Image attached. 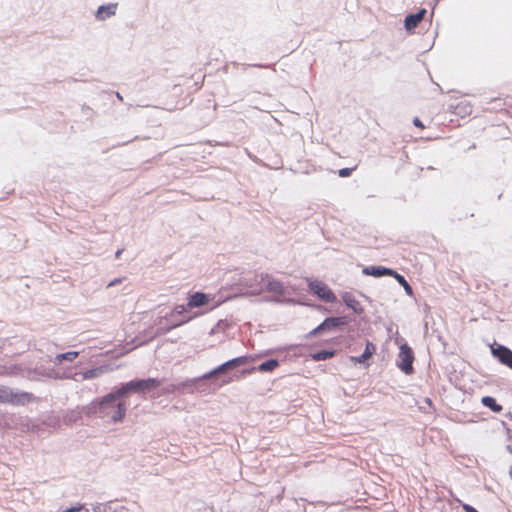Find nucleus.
<instances>
[{
	"label": "nucleus",
	"mask_w": 512,
	"mask_h": 512,
	"mask_svg": "<svg viewBox=\"0 0 512 512\" xmlns=\"http://www.w3.org/2000/svg\"><path fill=\"white\" fill-rule=\"evenodd\" d=\"M117 400L104 402L105 396H103L90 404L89 412L100 418H110L114 423L121 422L126 415L127 407L124 402H117Z\"/></svg>",
	"instance_id": "f257e3e1"
},
{
	"label": "nucleus",
	"mask_w": 512,
	"mask_h": 512,
	"mask_svg": "<svg viewBox=\"0 0 512 512\" xmlns=\"http://www.w3.org/2000/svg\"><path fill=\"white\" fill-rule=\"evenodd\" d=\"M37 401L38 398L32 393L17 391L8 386L0 385V403L24 406Z\"/></svg>",
	"instance_id": "f03ea898"
},
{
	"label": "nucleus",
	"mask_w": 512,
	"mask_h": 512,
	"mask_svg": "<svg viewBox=\"0 0 512 512\" xmlns=\"http://www.w3.org/2000/svg\"><path fill=\"white\" fill-rule=\"evenodd\" d=\"M254 281L256 282L259 288H253L252 285H249L252 288L251 292L253 294H260L262 291L266 290L278 296H283L285 294V287L282 282L271 278L268 274H260L254 277Z\"/></svg>",
	"instance_id": "7ed1b4c3"
},
{
	"label": "nucleus",
	"mask_w": 512,
	"mask_h": 512,
	"mask_svg": "<svg viewBox=\"0 0 512 512\" xmlns=\"http://www.w3.org/2000/svg\"><path fill=\"white\" fill-rule=\"evenodd\" d=\"M77 374H72L70 371H59L54 368H44L38 367L34 370H29L26 374V377L31 381H41L43 378L53 379V380H64V379H72L74 381H79L75 376Z\"/></svg>",
	"instance_id": "20e7f679"
},
{
	"label": "nucleus",
	"mask_w": 512,
	"mask_h": 512,
	"mask_svg": "<svg viewBox=\"0 0 512 512\" xmlns=\"http://www.w3.org/2000/svg\"><path fill=\"white\" fill-rule=\"evenodd\" d=\"M206 378H202V376L188 379L179 384H173V389L178 392H183L187 390L189 393L199 392V393H208L210 392V387L205 383Z\"/></svg>",
	"instance_id": "39448f33"
},
{
	"label": "nucleus",
	"mask_w": 512,
	"mask_h": 512,
	"mask_svg": "<svg viewBox=\"0 0 512 512\" xmlns=\"http://www.w3.org/2000/svg\"><path fill=\"white\" fill-rule=\"evenodd\" d=\"M247 362H248V357H246V356H240V357L233 358V359L228 360L225 363L217 366L216 368L212 369L211 371L203 374L202 378H206L207 380L215 378L221 374H225L228 371L237 368L238 366L244 365Z\"/></svg>",
	"instance_id": "423d86ee"
},
{
	"label": "nucleus",
	"mask_w": 512,
	"mask_h": 512,
	"mask_svg": "<svg viewBox=\"0 0 512 512\" xmlns=\"http://www.w3.org/2000/svg\"><path fill=\"white\" fill-rule=\"evenodd\" d=\"M308 287L311 292L316 294L323 301L327 303H333L336 301L335 294L324 282L319 280L309 281Z\"/></svg>",
	"instance_id": "0eeeda50"
},
{
	"label": "nucleus",
	"mask_w": 512,
	"mask_h": 512,
	"mask_svg": "<svg viewBox=\"0 0 512 512\" xmlns=\"http://www.w3.org/2000/svg\"><path fill=\"white\" fill-rule=\"evenodd\" d=\"M398 367L405 373L411 374L413 371L414 355L412 349L403 344L400 346Z\"/></svg>",
	"instance_id": "6e6552de"
},
{
	"label": "nucleus",
	"mask_w": 512,
	"mask_h": 512,
	"mask_svg": "<svg viewBox=\"0 0 512 512\" xmlns=\"http://www.w3.org/2000/svg\"><path fill=\"white\" fill-rule=\"evenodd\" d=\"M491 354L503 365L512 368V350L500 344L491 346Z\"/></svg>",
	"instance_id": "1a4fd4ad"
},
{
	"label": "nucleus",
	"mask_w": 512,
	"mask_h": 512,
	"mask_svg": "<svg viewBox=\"0 0 512 512\" xmlns=\"http://www.w3.org/2000/svg\"><path fill=\"white\" fill-rule=\"evenodd\" d=\"M129 393H138L135 380L124 383L119 388L105 395L104 402L111 401L113 399H120Z\"/></svg>",
	"instance_id": "9d476101"
},
{
	"label": "nucleus",
	"mask_w": 512,
	"mask_h": 512,
	"mask_svg": "<svg viewBox=\"0 0 512 512\" xmlns=\"http://www.w3.org/2000/svg\"><path fill=\"white\" fill-rule=\"evenodd\" d=\"M118 4L117 3H109L106 5H101L98 7L95 18L98 21H105L108 18L114 16L117 11Z\"/></svg>",
	"instance_id": "9b49d317"
},
{
	"label": "nucleus",
	"mask_w": 512,
	"mask_h": 512,
	"mask_svg": "<svg viewBox=\"0 0 512 512\" xmlns=\"http://www.w3.org/2000/svg\"><path fill=\"white\" fill-rule=\"evenodd\" d=\"M344 324V320L342 317H328L326 318L319 326H317L311 334H318L321 331L325 330H331L335 327H338L340 325Z\"/></svg>",
	"instance_id": "f8f14e48"
},
{
	"label": "nucleus",
	"mask_w": 512,
	"mask_h": 512,
	"mask_svg": "<svg viewBox=\"0 0 512 512\" xmlns=\"http://www.w3.org/2000/svg\"><path fill=\"white\" fill-rule=\"evenodd\" d=\"M426 14V10L422 9L414 14H409L406 16L404 21V26L407 31H412L414 28L418 26V24L422 21Z\"/></svg>",
	"instance_id": "ddd939ff"
},
{
	"label": "nucleus",
	"mask_w": 512,
	"mask_h": 512,
	"mask_svg": "<svg viewBox=\"0 0 512 512\" xmlns=\"http://www.w3.org/2000/svg\"><path fill=\"white\" fill-rule=\"evenodd\" d=\"M362 273L364 275L379 278L382 276H392L394 270L382 266H368L362 270Z\"/></svg>",
	"instance_id": "4468645a"
},
{
	"label": "nucleus",
	"mask_w": 512,
	"mask_h": 512,
	"mask_svg": "<svg viewBox=\"0 0 512 512\" xmlns=\"http://www.w3.org/2000/svg\"><path fill=\"white\" fill-rule=\"evenodd\" d=\"M136 389L138 393L150 391L160 386L161 381L156 378L138 379L135 380Z\"/></svg>",
	"instance_id": "2eb2a0df"
},
{
	"label": "nucleus",
	"mask_w": 512,
	"mask_h": 512,
	"mask_svg": "<svg viewBox=\"0 0 512 512\" xmlns=\"http://www.w3.org/2000/svg\"><path fill=\"white\" fill-rule=\"evenodd\" d=\"M79 356L78 351H68L65 353L57 354L51 361L55 365H59L62 362H73Z\"/></svg>",
	"instance_id": "dca6fc26"
},
{
	"label": "nucleus",
	"mask_w": 512,
	"mask_h": 512,
	"mask_svg": "<svg viewBox=\"0 0 512 512\" xmlns=\"http://www.w3.org/2000/svg\"><path fill=\"white\" fill-rule=\"evenodd\" d=\"M208 302V296L202 292H196L190 296L188 301L189 307H201Z\"/></svg>",
	"instance_id": "f3484780"
},
{
	"label": "nucleus",
	"mask_w": 512,
	"mask_h": 512,
	"mask_svg": "<svg viewBox=\"0 0 512 512\" xmlns=\"http://www.w3.org/2000/svg\"><path fill=\"white\" fill-rule=\"evenodd\" d=\"M103 373H104V368L97 367V368H93V369L84 371L83 373L80 374V376H81V380H89V379H93V378H98ZM76 374L77 375L75 376V378L77 379V376H79V373H76Z\"/></svg>",
	"instance_id": "a211bd4d"
},
{
	"label": "nucleus",
	"mask_w": 512,
	"mask_h": 512,
	"mask_svg": "<svg viewBox=\"0 0 512 512\" xmlns=\"http://www.w3.org/2000/svg\"><path fill=\"white\" fill-rule=\"evenodd\" d=\"M343 301L345 305L351 308L354 312L359 313L362 311L360 303L355 299L353 295L345 293L343 295Z\"/></svg>",
	"instance_id": "6ab92c4d"
},
{
	"label": "nucleus",
	"mask_w": 512,
	"mask_h": 512,
	"mask_svg": "<svg viewBox=\"0 0 512 512\" xmlns=\"http://www.w3.org/2000/svg\"><path fill=\"white\" fill-rule=\"evenodd\" d=\"M375 350V345L371 342H367L364 352L359 357H356L355 361L360 364L365 363L372 356Z\"/></svg>",
	"instance_id": "aec40b11"
},
{
	"label": "nucleus",
	"mask_w": 512,
	"mask_h": 512,
	"mask_svg": "<svg viewBox=\"0 0 512 512\" xmlns=\"http://www.w3.org/2000/svg\"><path fill=\"white\" fill-rule=\"evenodd\" d=\"M392 277L403 287L405 293L409 296L413 295V289L410 286V284L407 282V280L404 278L403 275L397 273L394 270V273L392 274Z\"/></svg>",
	"instance_id": "412c9836"
},
{
	"label": "nucleus",
	"mask_w": 512,
	"mask_h": 512,
	"mask_svg": "<svg viewBox=\"0 0 512 512\" xmlns=\"http://www.w3.org/2000/svg\"><path fill=\"white\" fill-rule=\"evenodd\" d=\"M481 402L485 407L490 408L493 412H500L502 410V406L491 396H484Z\"/></svg>",
	"instance_id": "4be33fe9"
},
{
	"label": "nucleus",
	"mask_w": 512,
	"mask_h": 512,
	"mask_svg": "<svg viewBox=\"0 0 512 512\" xmlns=\"http://www.w3.org/2000/svg\"><path fill=\"white\" fill-rule=\"evenodd\" d=\"M278 366H279L278 360H276V359H269V360L261 363L257 367V370L260 371V372H271V371H273Z\"/></svg>",
	"instance_id": "5701e85b"
},
{
	"label": "nucleus",
	"mask_w": 512,
	"mask_h": 512,
	"mask_svg": "<svg viewBox=\"0 0 512 512\" xmlns=\"http://www.w3.org/2000/svg\"><path fill=\"white\" fill-rule=\"evenodd\" d=\"M334 354L335 352L332 350H320L312 354V359L315 361H323L332 358Z\"/></svg>",
	"instance_id": "b1692460"
},
{
	"label": "nucleus",
	"mask_w": 512,
	"mask_h": 512,
	"mask_svg": "<svg viewBox=\"0 0 512 512\" xmlns=\"http://www.w3.org/2000/svg\"><path fill=\"white\" fill-rule=\"evenodd\" d=\"M82 509H84V505L83 504H78L77 506H73V507L64 509V510H62L60 512H79Z\"/></svg>",
	"instance_id": "393cba45"
},
{
	"label": "nucleus",
	"mask_w": 512,
	"mask_h": 512,
	"mask_svg": "<svg viewBox=\"0 0 512 512\" xmlns=\"http://www.w3.org/2000/svg\"><path fill=\"white\" fill-rule=\"evenodd\" d=\"M352 172L351 168H342L338 171L340 177H348Z\"/></svg>",
	"instance_id": "a878e982"
},
{
	"label": "nucleus",
	"mask_w": 512,
	"mask_h": 512,
	"mask_svg": "<svg viewBox=\"0 0 512 512\" xmlns=\"http://www.w3.org/2000/svg\"><path fill=\"white\" fill-rule=\"evenodd\" d=\"M186 312V307L184 305H177L174 309V313L181 315Z\"/></svg>",
	"instance_id": "bb28decb"
},
{
	"label": "nucleus",
	"mask_w": 512,
	"mask_h": 512,
	"mask_svg": "<svg viewBox=\"0 0 512 512\" xmlns=\"http://www.w3.org/2000/svg\"><path fill=\"white\" fill-rule=\"evenodd\" d=\"M462 508L465 512H478L473 506L463 503Z\"/></svg>",
	"instance_id": "cd10ccee"
},
{
	"label": "nucleus",
	"mask_w": 512,
	"mask_h": 512,
	"mask_svg": "<svg viewBox=\"0 0 512 512\" xmlns=\"http://www.w3.org/2000/svg\"><path fill=\"white\" fill-rule=\"evenodd\" d=\"M103 508V505L100 503H97L95 505H92L93 512H101Z\"/></svg>",
	"instance_id": "c85d7f7f"
},
{
	"label": "nucleus",
	"mask_w": 512,
	"mask_h": 512,
	"mask_svg": "<svg viewBox=\"0 0 512 512\" xmlns=\"http://www.w3.org/2000/svg\"><path fill=\"white\" fill-rule=\"evenodd\" d=\"M122 280H123L122 278L114 279L113 281H111V282H109V283H108V287L115 286V285H117V284L121 283V282H122Z\"/></svg>",
	"instance_id": "c756f323"
},
{
	"label": "nucleus",
	"mask_w": 512,
	"mask_h": 512,
	"mask_svg": "<svg viewBox=\"0 0 512 512\" xmlns=\"http://www.w3.org/2000/svg\"><path fill=\"white\" fill-rule=\"evenodd\" d=\"M413 124H414L415 126H417V127L424 128L423 123H422V122L420 121V119H419V118H417V117H416V118H414V120H413Z\"/></svg>",
	"instance_id": "7c9ffc66"
},
{
	"label": "nucleus",
	"mask_w": 512,
	"mask_h": 512,
	"mask_svg": "<svg viewBox=\"0 0 512 512\" xmlns=\"http://www.w3.org/2000/svg\"><path fill=\"white\" fill-rule=\"evenodd\" d=\"M189 320H190V318H188V319H186V320H181V321H179V322H177V323H174V324H173L169 329H172V328L178 327V326H180V325H182V324H184V323L188 322Z\"/></svg>",
	"instance_id": "2f4dec72"
},
{
	"label": "nucleus",
	"mask_w": 512,
	"mask_h": 512,
	"mask_svg": "<svg viewBox=\"0 0 512 512\" xmlns=\"http://www.w3.org/2000/svg\"><path fill=\"white\" fill-rule=\"evenodd\" d=\"M122 252H123V250H122V249L117 250V251H116V253H115V257H116V258H119V257H120V255L122 254Z\"/></svg>",
	"instance_id": "473e14b6"
},
{
	"label": "nucleus",
	"mask_w": 512,
	"mask_h": 512,
	"mask_svg": "<svg viewBox=\"0 0 512 512\" xmlns=\"http://www.w3.org/2000/svg\"><path fill=\"white\" fill-rule=\"evenodd\" d=\"M116 96H117V98H118L119 100H123V98H122V96H121V94H120L119 92H117V93H116Z\"/></svg>",
	"instance_id": "72a5a7b5"
},
{
	"label": "nucleus",
	"mask_w": 512,
	"mask_h": 512,
	"mask_svg": "<svg viewBox=\"0 0 512 512\" xmlns=\"http://www.w3.org/2000/svg\"><path fill=\"white\" fill-rule=\"evenodd\" d=\"M167 391H168V392H170V391H175V390L173 389V385H171V386L167 389Z\"/></svg>",
	"instance_id": "f704fd0d"
},
{
	"label": "nucleus",
	"mask_w": 512,
	"mask_h": 512,
	"mask_svg": "<svg viewBox=\"0 0 512 512\" xmlns=\"http://www.w3.org/2000/svg\"><path fill=\"white\" fill-rule=\"evenodd\" d=\"M257 67H260V68H264L266 67L265 65H256Z\"/></svg>",
	"instance_id": "c9c22d12"
},
{
	"label": "nucleus",
	"mask_w": 512,
	"mask_h": 512,
	"mask_svg": "<svg viewBox=\"0 0 512 512\" xmlns=\"http://www.w3.org/2000/svg\"><path fill=\"white\" fill-rule=\"evenodd\" d=\"M509 474H510V477L512 478V468L510 469Z\"/></svg>",
	"instance_id": "e433bc0d"
}]
</instances>
